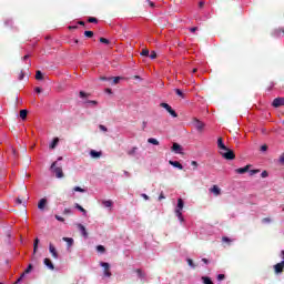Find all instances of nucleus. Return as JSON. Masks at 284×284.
Wrapping results in <instances>:
<instances>
[{
  "label": "nucleus",
  "instance_id": "obj_15",
  "mask_svg": "<svg viewBox=\"0 0 284 284\" xmlns=\"http://www.w3.org/2000/svg\"><path fill=\"white\" fill-rule=\"evenodd\" d=\"M74 207H75V210H79V212H81L83 214V216H88V211H85V209H83V206H81V204L75 203Z\"/></svg>",
  "mask_w": 284,
  "mask_h": 284
},
{
  "label": "nucleus",
  "instance_id": "obj_9",
  "mask_svg": "<svg viewBox=\"0 0 284 284\" xmlns=\"http://www.w3.org/2000/svg\"><path fill=\"white\" fill-rule=\"evenodd\" d=\"M273 267H274L275 274H283L284 261L275 264Z\"/></svg>",
  "mask_w": 284,
  "mask_h": 284
},
{
  "label": "nucleus",
  "instance_id": "obj_10",
  "mask_svg": "<svg viewBox=\"0 0 284 284\" xmlns=\"http://www.w3.org/2000/svg\"><path fill=\"white\" fill-rule=\"evenodd\" d=\"M49 252L53 258H59V253L57 252V247H54V244H49Z\"/></svg>",
  "mask_w": 284,
  "mask_h": 284
},
{
  "label": "nucleus",
  "instance_id": "obj_60",
  "mask_svg": "<svg viewBox=\"0 0 284 284\" xmlns=\"http://www.w3.org/2000/svg\"><path fill=\"white\" fill-rule=\"evenodd\" d=\"M196 30H199V28H196V27H193L190 29L191 32H196Z\"/></svg>",
  "mask_w": 284,
  "mask_h": 284
},
{
  "label": "nucleus",
  "instance_id": "obj_1",
  "mask_svg": "<svg viewBox=\"0 0 284 284\" xmlns=\"http://www.w3.org/2000/svg\"><path fill=\"white\" fill-rule=\"evenodd\" d=\"M51 172L55 174V179H63V169L59 165V162H53L50 168Z\"/></svg>",
  "mask_w": 284,
  "mask_h": 284
},
{
  "label": "nucleus",
  "instance_id": "obj_34",
  "mask_svg": "<svg viewBox=\"0 0 284 284\" xmlns=\"http://www.w3.org/2000/svg\"><path fill=\"white\" fill-rule=\"evenodd\" d=\"M73 192H81L83 194L85 193V189H82L81 186H74Z\"/></svg>",
  "mask_w": 284,
  "mask_h": 284
},
{
  "label": "nucleus",
  "instance_id": "obj_39",
  "mask_svg": "<svg viewBox=\"0 0 284 284\" xmlns=\"http://www.w3.org/2000/svg\"><path fill=\"white\" fill-rule=\"evenodd\" d=\"M57 221H60V223H64L65 219H63L61 215H54Z\"/></svg>",
  "mask_w": 284,
  "mask_h": 284
},
{
  "label": "nucleus",
  "instance_id": "obj_38",
  "mask_svg": "<svg viewBox=\"0 0 284 284\" xmlns=\"http://www.w3.org/2000/svg\"><path fill=\"white\" fill-rule=\"evenodd\" d=\"M258 172H261V170H250L248 174L250 176H254V174H258Z\"/></svg>",
  "mask_w": 284,
  "mask_h": 284
},
{
  "label": "nucleus",
  "instance_id": "obj_13",
  "mask_svg": "<svg viewBox=\"0 0 284 284\" xmlns=\"http://www.w3.org/2000/svg\"><path fill=\"white\" fill-rule=\"evenodd\" d=\"M45 205H48V200L45 197L41 199L38 203V209L41 211L45 210Z\"/></svg>",
  "mask_w": 284,
  "mask_h": 284
},
{
  "label": "nucleus",
  "instance_id": "obj_36",
  "mask_svg": "<svg viewBox=\"0 0 284 284\" xmlns=\"http://www.w3.org/2000/svg\"><path fill=\"white\" fill-rule=\"evenodd\" d=\"M141 57H150V50L143 49L141 52Z\"/></svg>",
  "mask_w": 284,
  "mask_h": 284
},
{
  "label": "nucleus",
  "instance_id": "obj_4",
  "mask_svg": "<svg viewBox=\"0 0 284 284\" xmlns=\"http://www.w3.org/2000/svg\"><path fill=\"white\" fill-rule=\"evenodd\" d=\"M222 156L226 159V161H233L235 159L234 151L226 149L221 152Z\"/></svg>",
  "mask_w": 284,
  "mask_h": 284
},
{
  "label": "nucleus",
  "instance_id": "obj_23",
  "mask_svg": "<svg viewBox=\"0 0 284 284\" xmlns=\"http://www.w3.org/2000/svg\"><path fill=\"white\" fill-rule=\"evenodd\" d=\"M57 145H59V138H54V139L52 140V142L49 144V148H50L51 150H54V148H57Z\"/></svg>",
  "mask_w": 284,
  "mask_h": 284
},
{
  "label": "nucleus",
  "instance_id": "obj_35",
  "mask_svg": "<svg viewBox=\"0 0 284 284\" xmlns=\"http://www.w3.org/2000/svg\"><path fill=\"white\" fill-rule=\"evenodd\" d=\"M84 37H88L89 39H92V37H94V32H92V31H84Z\"/></svg>",
  "mask_w": 284,
  "mask_h": 284
},
{
  "label": "nucleus",
  "instance_id": "obj_29",
  "mask_svg": "<svg viewBox=\"0 0 284 284\" xmlns=\"http://www.w3.org/2000/svg\"><path fill=\"white\" fill-rule=\"evenodd\" d=\"M148 143H151V145H159V140H156L154 138H149Z\"/></svg>",
  "mask_w": 284,
  "mask_h": 284
},
{
  "label": "nucleus",
  "instance_id": "obj_44",
  "mask_svg": "<svg viewBox=\"0 0 284 284\" xmlns=\"http://www.w3.org/2000/svg\"><path fill=\"white\" fill-rule=\"evenodd\" d=\"M149 57L150 59H156V51H152Z\"/></svg>",
  "mask_w": 284,
  "mask_h": 284
},
{
  "label": "nucleus",
  "instance_id": "obj_5",
  "mask_svg": "<svg viewBox=\"0 0 284 284\" xmlns=\"http://www.w3.org/2000/svg\"><path fill=\"white\" fill-rule=\"evenodd\" d=\"M100 266L104 268L103 275H104L106 278H110V276H112V273L110 272V263H108V262H101V263H100Z\"/></svg>",
  "mask_w": 284,
  "mask_h": 284
},
{
  "label": "nucleus",
  "instance_id": "obj_14",
  "mask_svg": "<svg viewBox=\"0 0 284 284\" xmlns=\"http://www.w3.org/2000/svg\"><path fill=\"white\" fill-rule=\"evenodd\" d=\"M170 165H172L173 168H178V170H183V164H181L179 161H169Z\"/></svg>",
  "mask_w": 284,
  "mask_h": 284
},
{
  "label": "nucleus",
  "instance_id": "obj_26",
  "mask_svg": "<svg viewBox=\"0 0 284 284\" xmlns=\"http://www.w3.org/2000/svg\"><path fill=\"white\" fill-rule=\"evenodd\" d=\"M135 274H138V277L141 278V281L145 278V273H143V271H141L140 268L135 270Z\"/></svg>",
  "mask_w": 284,
  "mask_h": 284
},
{
  "label": "nucleus",
  "instance_id": "obj_49",
  "mask_svg": "<svg viewBox=\"0 0 284 284\" xmlns=\"http://www.w3.org/2000/svg\"><path fill=\"white\" fill-rule=\"evenodd\" d=\"M224 280H225V275H223V274L217 275V281H224Z\"/></svg>",
  "mask_w": 284,
  "mask_h": 284
},
{
  "label": "nucleus",
  "instance_id": "obj_18",
  "mask_svg": "<svg viewBox=\"0 0 284 284\" xmlns=\"http://www.w3.org/2000/svg\"><path fill=\"white\" fill-rule=\"evenodd\" d=\"M62 240L67 243L68 247H72V245H74V239L72 237H63Z\"/></svg>",
  "mask_w": 284,
  "mask_h": 284
},
{
  "label": "nucleus",
  "instance_id": "obj_22",
  "mask_svg": "<svg viewBox=\"0 0 284 284\" xmlns=\"http://www.w3.org/2000/svg\"><path fill=\"white\" fill-rule=\"evenodd\" d=\"M101 152L100 151H94V150H91L90 151V156L92 158V159H99L100 156H101Z\"/></svg>",
  "mask_w": 284,
  "mask_h": 284
},
{
  "label": "nucleus",
  "instance_id": "obj_12",
  "mask_svg": "<svg viewBox=\"0 0 284 284\" xmlns=\"http://www.w3.org/2000/svg\"><path fill=\"white\" fill-rule=\"evenodd\" d=\"M78 230L84 239H88V231L83 224H78Z\"/></svg>",
  "mask_w": 284,
  "mask_h": 284
},
{
  "label": "nucleus",
  "instance_id": "obj_24",
  "mask_svg": "<svg viewBox=\"0 0 284 284\" xmlns=\"http://www.w3.org/2000/svg\"><path fill=\"white\" fill-rule=\"evenodd\" d=\"M102 204L104 205V207H112V205H114V202H112V200H104L102 201Z\"/></svg>",
  "mask_w": 284,
  "mask_h": 284
},
{
  "label": "nucleus",
  "instance_id": "obj_28",
  "mask_svg": "<svg viewBox=\"0 0 284 284\" xmlns=\"http://www.w3.org/2000/svg\"><path fill=\"white\" fill-rule=\"evenodd\" d=\"M175 94H178V97H181V99H185V93H183V91H181V89H174Z\"/></svg>",
  "mask_w": 284,
  "mask_h": 284
},
{
  "label": "nucleus",
  "instance_id": "obj_52",
  "mask_svg": "<svg viewBox=\"0 0 284 284\" xmlns=\"http://www.w3.org/2000/svg\"><path fill=\"white\" fill-rule=\"evenodd\" d=\"M142 199H144L145 201H150V196H148V194H145V193H142Z\"/></svg>",
  "mask_w": 284,
  "mask_h": 284
},
{
  "label": "nucleus",
  "instance_id": "obj_57",
  "mask_svg": "<svg viewBox=\"0 0 284 284\" xmlns=\"http://www.w3.org/2000/svg\"><path fill=\"white\" fill-rule=\"evenodd\" d=\"M191 165H193L194 168H199V163L196 161H192Z\"/></svg>",
  "mask_w": 284,
  "mask_h": 284
},
{
  "label": "nucleus",
  "instance_id": "obj_43",
  "mask_svg": "<svg viewBox=\"0 0 284 284\" xmlns=\"http://www.w3.org/2000/svg\"><path fill=\"white\" fill-rule=\"evenodd\" d=\"M99 129L102 131V132H106L108 131V128L103 124H100L99 125Z\"/></svg>",
  "mask_w": 284,
  "mask_h": 284
},
{
  "label": "nucleus",
  "instance_id": "obj_54",
  "mask_svg": "<svg viewBox=\"0 0 284 284\" xmlns=\"http://www.w3.org/2000/svg\"><path fill=\"white\" fill-rule=\"evenodd\" d=\"M261 152H267V145H265V144L262 145V146H261Z\"/></svg>",
  "mask_w": 284,
  "mask_h": 284
},
{
  "label": "nucleus",
  "instance_id": "obj_64",
  "mask_svg": "<svg viewBox=\"0 0 284 284\" xmlns=\"http://www.w3.org/2000/svg\"><path fill=\"white\" fill-rule=\"evenodd\" d=\"M203 6H205V2H204V1H201V2H200V8H203Z\"/></svg>",
  "mask_w": 284,
  "mask_h": 284
},
{
  "label": "nucleus",
  "instance_id": "obj_61",
  "mask_svg": "<svg viewBox=\"0 0 284 284\" xmlns=\"http://www.w3.org/2000/svg\"><path fill=\"white\" fill-rule=\"evenodd\" d=\"M202 261H203V263H204L205 265H207V264L210 263V261H209L207 258H202Z\"/></svg>",
  "mask_w": 284,
  "mask_h": 284
},
{
  "label": "nucleus",
  "instance_id": "obj_37",
  "mask_svg": "<svg viewBox=\"0 0 284 284\" xmlns=\"http://www.w3.org/2000/svg\"><path fill=\"white\" fill-rule=\"evenodd\" d=\"M280 165H284V152L278 158Z\"/></svg>",
  "mask_w": 284,
  "mask_h": 284
},
{
  "label": "nucleus",
  "instance_id": "obj_8",
  "mask_svg": "<svg viewBox=\"0 0 284 284\" xmlns=\"http://www.w3.org/2000/svg\"><path fill=\"white\" fill-rule=\"evenodd\" d=\"M30 272H32V264L28 265L24 273H22L21 276L17 280L16 284L21 283V281H23V278H26V274H30Z\"/></svg>",
  "mask_w": 284,
  "mask_h": 284
},
{
  "label": "nucleus",
  "instance_id": "obj_25",
  "mask_svg": "<svg viewBox=\"0 0 284 284\" xmlns=\"http://www.w3.org/2000/svg\"><path fill=\"white\" fill-rule=\"evenodd\" d=\"M139 148L133 146L131 150L128 151L129 156H135Z\"/></svg>",
  "mask_w": 284,
  "mask_h": 284
},
{
  "label": "nucleus",
  "instance_id": "obj_45",
  "mask_svg": "<svg viewBox=\"0 0 284 284\" xmlns=\"http://www.w3.org/2000/svg\"><path fill=\"white\" fill-rule=\"evenodd\" d=\"M100 43H110V40L105 39V38H100Z\"/></svg>",
  "mask_w": 284,
  "mask_h": 284
},
{
  "label": "nucleus",
  "instance_id": "obj_31",
  "mask_svg": "<svg viewBox=\"0 0 284 284\" xmlns=\"http://www.w3.org/2000/svg\"><path fill=\"white\" fill-rule=\"evenodd\" d=\"M202 281H203L204 284H214V283L212 282V280H211L210 277H207V276H203V277H202Z\"/></svg>",
  "mask_w": 284,
  "mask_h": 284
},
{
  "label": "nucleus",
  "instance_id": "obj_33",
  "mask_svg": "<svg viewBox=\"0 0 284 284\" xmlns=\"http://www.w3.org/2000/svg\"><path fill=\"white\" fill-rule=\"evenodd\" d=\"M38 247H39V239H36L34 243H33V253L34 254L37 253Z\"/></svg>",
  "mask_w": 284,
  "mask_h": 284
},
{
  "label": "nucleus",
  "instance_id": "obj_41",
  "mask_svg": "<svg viewBox=\"0 0 284 284\" xmlns=\"http://www.w3.org/2000/svg\"><path fill=\"white\" fill-rule=\"evenodd\" d=\"M89 23H98L99 20H97V18H89L88 19Z\"/></svg>",
  "mask_w": 284,
  "mask_h": 284
},
{
  "label": "nucleus",
  "instance_id": "obj_62",
  "mask_svg": "<svg viewBox=\"0 0 284 284\" xmlns=\"http://www.w3.org/2000/svg\"><path fill=\"white\" fill-rule=\"evenodd\" d=\"M224 243H230V237H223Z\"/></svg>",
  "mask_w": 284,
  "mask_h": 284
},
{
  "label": "nucleus",
  "instance_id": "obj_27",
  "mask_svg": "<svg viewBox=\"0 0 284 284\" xmlns=\"http://www.w3.org/2000/svg\"><path fill=\"white\" fill-rule=\"evenodd\" d=\"M20 118L22 119V121H26V119H28V110H21Z\"/></svg>",
  "mask_w": 284,
  "mask_h": 284
},
{
  "label": "nucleus",
  "instance_id": "obj_56",
  "mask_svg": "<svg viewBox=\"0 0 284 284\" xmlns=\"http://www.w3.org/2000/svg\"><path fill=\"white\" fill-rule=\"evenodd\" d=\"M163 199H165V195L163 194V192H161V194L159 196V201H163Z\"/></svg>",
  "mask_w": 284,
  "mask_h": 284
},
{
  "label": "nucleus",
  "instance_id": "obj_7",
  "mask_svg": "<svg viewBox=\"0 0 284 284\" xmlns=\"http://www.w3.org/2000/svg\"><path fill=\"white\" fill-rule=\"evenodd\" d=\"M193 125L197 132H203V128H205V123L201 122L200 120L195 119Z\"/></svg>",
  "mask_w": 284,
  "mask_h": 284
},
{
  "label": "nucleus",
  "instance_id": "obj_16",
  "mask_svg": "<svg viewBox=\"0 0 284 284\" xmlns=\"http://www.w3.org/2000/svg\"><path fill=\"white\" fill-rule=\"evenodd\" d=\"M235 172L237 174H245V172H250V164L244 168L236 169Z\"/></svg>",
  "mask_w": 284,
  "mask_h": 284
},
{
  "label": "nucleus",
  "instance_id": "obj_59",
  "mask_svg": "<svg viewBox=\"0 0 284 284\" xmlns=\"http://www.w3.org/2000/svg\"><path fill=\"white\" fill-rule=\"evenodd\" d=\"M36 92H37L38 94H41V92H42L41 88L37 87V88H36Z\"/></svg>",
  "mask_w": 284,
  "mask_h": 284
},
{
  "label": "nucleus",
  "instance_id": "obj_21",
  "mask_svg": "<svg viewBox=\"0 0 284 284\" xmlns=\"http://www.w3.org/2000/svg\"><path fill=\"white\" fill-rule=\"evenodd\" d=\"M211 192L215 196H219L221 194V189L219 186H216V185H213V187H211Z\"/></svg>",
  "mask_w": 284,
  "mask_h": 284
},
{
  "label": "nucleus",
  "instance_id": "obj_6",
  "mask_svg": "<svg viewBox=\"0 0 284 284\" xmlns=\"http://www.w3.org/2000/svg\"><path fill=\"white\" fill-rule=\"evenodd\" d=\"M171 150L174 152V154H183V146L176 142L173 143Z\"/></svg>",
  "mask_w": 284,
  "mask_h": 284
},
{
  "label": "nucleus",
  "instance_id": "obj_3",
  "mask_svg": "<svg viewBox=\"0 0 284 284\" xmlns=\"http://www.w3.org/2000/svg\"><path fill=\"white\" fill-rule=\"evenodd\" d=\"M161 108H164V110H166V112H169V114H171V116H173V119H176V116H179V114L176 113V111H174V109H172V106L165 102H162Z\"/></svg>",
  "mask_w": 284,
  "mask_h": 284
},
{
  "label": "nucleus",
  "instance_id": "obj_50",
  "mask_svg": "<svg viewBox=\"0 0 284 284\" xmlns=\"http://www.w3.org/2000/svg\"><path fill=\"white\" fill-rule=\"evenodd\" d=\"M85 97H88V93L83 92V91H80V98L81 99H85Z\"/></svg>",
  "mask_w": 284,
  "mask_h": 284
},
{
  "label": "nucleus",
  "instance_id": "obj_19",
  "mask_svg": "<svg viewBox=\"0 0 284 284\" xmlns=\"http://www.w3.org/2000/svg\"><path fill=\"white\" fill-rule=\"evenodd\" d=\"M274 37H284V30L283 29H275L272 33Z\"/></svg>",
  "mask_w": 284,
  "mask_h": 284
},
{
  "label": "nucleus",
  "instance_id": "obj_63",
  "mask_svg": "<svg viewBox=\"0 0 284 284\" xmlns=\"http://www.w3.org/2000/svg\"><path fill=\"white\" fill-rule=\"evenodd\" d=\"M28 59H30V55L27 54L23 57V61H28Z\"/></svg>",
  "mask_w": 284,
  "mask_h": 284
},
{
  "label": "nucleus",
  "instance_id": "obj_2",
  "mask_svg": "<svg viewBox=\"0 0 284 284\" xmlns=\"http://www.w3.org/2000/svg\"><path fill=\"white\" fill-rule=\"evenodd\" d=\"M184 206H185V203L183 202V199H179L178 205L175 207V214L181 223H183V221H185V219H183V213H182Z\"/></svg>",
  "mask_w": 284,
  "mask_h": 284
},
{
  "label": "nucleus",
  "instance_id": "obj_48",
  "mask_svg": "<svg viewBox=\"0 0 284 284\" xmlns=\"http://www.w3.org/2000/svg\"><path fill=\"white\" fill-rule=\"evenodd\" d=\"M26 77V73H23V71L20 72V75H19V81H23Z\"/></svg>",
  "mask_w": 284,
  "mask_h": 284
},
{
  "label": "nucleus",
  "instance_id": "obj_55",
  "mask_svg": "<svg viewBox=\"0 0 284 284\" xmlns=\"http://www.w3.org/2000/svg\"><path fill=\"white\" fill-rule=\"evenodd\" d=\"M4 26H12V20H6Z\"/></svg>",
  "mask_w": 284,
  "mask_h": 284
},
{
  "label": "nucleus",
  "instance_id": "obj_30",
  "mask_svg": "<svg viewBox=\"0 0 284 284\" xmlns=\"http://www.w3.org/2000/svg\"><path fill=\"white\" fill-rule=\"evenodd\" d=\"M36 79H37V81H43V73L41 71H37Z\"/></svg>",
  "mask_w": 284,
  "mask_h": 284
},
{
  "label": "nucleus",
  "instance_id": "obj_40",
  "mask_svg": "<svg viewBox=\"0 0 284 284\" xmlns=\"http://www.w3.org/2000/svg\"><path fill=\"white\" fill-rule=\"evenodd\" d=\"M186 261H187L190 267H192V268L195 267L194 262L192 261V258H187Z\"/></svg>",
  "mask_w": 284,
  "mask_h": 284
},
{
  "label": "nucleus",
  "instance_id": "obj_20",
  "mask_svg": "<svg viewBox=\"0 0 284 284\" xmlns=\"http://www.w3.org/2000/svg\"><path fill=\"white\" fill-rule=\"evenodd\" d=\"M217 148L220 150H227V146H225V144L223 143V138L217 139Z\"/></svg>",
  "mask_w": 284,
  "mask_h": 284
},
{
  "label": "nucleus",
  "instance_id": "obj_42",
  "mask_svg": "<svg viewBox=\"0 0 284 284\" xmlns=\"http://www.w3.org/2000/svg\"><path fill=\"white\" fill-rule=\"evenodd\" d=\"M85 103H88V105H97L98 102L94 100H89Z\"/></svg>",
  "mask_w": 284,
  "mask_h": 284
},
{
  "label": "nucleus",
  "instance_id": "obj_47",
  "mask_svg": "<svg viewBox=\"0 0 284 284\" xmlns=\"http://www.w3.org/2000/svg\"><path fill=\"white\" fill-rule=\"evenodd\" d=\"M119 81H121V77H115V78L113 79L114 85H116V83H119Z\"/></svg>",
  "mask_w": 284,
  "mask_h": 284
},
{
  "label": "nucleus",
  "instance_id": "obj_11",
  "mask_svg": "<svg viewBox=\"0 0 284 284\" xmlns=\"http://www.w3.org/2000/svg\"><path fill=\"white\" fill-rule=\"evenodd\" d=\"M272 105L273 108H281V105H284V98L274 99Z\"/></svg>",
  "mask_w": 284,
  "mask_h": 284
},
{
  "label": "nucleus",
  "instance_id": "obj_58",
  "mask_svg": "<svg viewBox=\"0 0 284 284\" xmlns=\"http://www.w3.org/2000/svg\"><path fill=\"white\" fill-rule=\"evenodd\" d=\"M16 202L18 203V205H21V203H23V201L21 200V197H18V199L16 200Z\"/></svg>",
  "mask_w": 284,
  "mask_h": 284
},
{
  "label": "nucleus",
  "instance_id": "obj_17",
  "mask_svg": "<svg viewBox=\"0 0 284 284\" xmlns=\"http://www.w3.org/2000/svg\"><path fill=\"white\" fill-rule=\"evenodd\" d=\"M43 263L45 266H48L49 270H54V264H52V261H50V258H44Z\"/></svg>",
  "mask_w": 284,
  "mask_h": 284
},
{
  "label": "nucleus",
  "instance_id": "obj_51",
  "mask_svg": "<svg viewBox=\"0 0 284 284\" xmlns=\"http://www.w3.org/2000/svg\"><path fill=\"white\" fill-rule=\"evenodd\" d=\"M63 214H72V210L71 209H64Z\"/></svg>",
  "mask_w": 284,
  "mask_h": 284
},
{
  "label": "nucleus",
  "instance_id": "obj_46",
  "mask_svg": "<svg viewBox=\"0 0 284 284\" xmlns=\"http://www.w3.org/2000/svg\"><path fill=\"white\" fill-rule=\"evenodd\" d=\"M261 176H262V179H267V176H268L267 171H263V172L261 173Z\"/></svg>",
  "mask_w": 284,
  "mask_h": 284
},
{
  "label": "nucleus",
  "instance_id": "obj_32",
  "mask_svg": "<svg viewBox=\"0 0 284 284\" xmlns=\"http://www.w3.org/2000/svg\"><path fill=\"white\" fill-rule=\"evenodd\" d=\"M97 252H99L100 254H103L105 252V246L103 245H98L97 246Z\"/></svg>",
  "mask_w": 284,
  "mask_h": 284
},
{
  "label": "nucleus",
  "instance_id": "obj_53",
  "mask_svg": "<svg viewBox=\"0 0 284 284\" xmlns=\"http://www.w3.org/2000/svg\"><path fill=\"white\" fill-rule=\"evenodd\" d=\"M271 222H272V220H270V217H265L262 220V223H271Z\"/></svg>",
  "mask_w": 284,
  "mask_h": 284
}]
</instances>
